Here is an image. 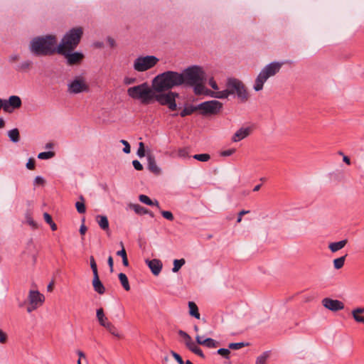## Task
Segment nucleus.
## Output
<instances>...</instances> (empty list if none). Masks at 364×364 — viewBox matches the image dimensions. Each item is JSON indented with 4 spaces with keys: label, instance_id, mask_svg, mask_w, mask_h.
Wrapping results in <instances>:
<instances>
[{
    "label": "nucleus",
    "instance_id": "5fc2aeb1",
    "mask_svg": "<svg viewBox=\"0 0 364 364\" xmlns=\"http://www.w3.org/2000/svg\"><path fill=\"white\" fill-rule=\"evenodd\" d=\"M132 164L136 170H137V171L143 170V166L138 160H134L132 161Z\"/></svg>",
    "mask_w": 364,
    "mask_h": 364
},
{
    "label": "nucleus",
    "instance_id": "aec40b11",
    "mask_svg": "<svg viewBox=\"0 0 364 364\" xmlns=\"http://www.w3.org/2000/svg\"><path fill=\"white\" fill-rule=\"evenodd\" d=\"M92 286L96 292L100 294H103L105 292V288L99 278V275H94L92 280Z\"/></svg>",
    "mask_w": 364,
    "mask_h": 364
},
{
    "label": "nucleus",
    "instance_id": "9d476101",
    "mask_svg": "<svg viewBox=\"0 0 364 364\" xmlns=\"http://www.w3.org/2000/svg\"><path fill=\"white\" fill-rule=\"evenodd\" d=\"M68 92L77 95L89 91V85L82 77H75L68 83Z\"/></svg>",
    "mask_w": 364,
    "mask_h": 364
},
{
    "label": "nucleus",
    "instance_id": "09e8293b",
    "mask_svg": "<svg viewBox=\"0 0 364 364\" xmlns=\"http://www.w3.org/2000/svg\"><path fill=\"white\" fill-rule=\"evenodd\" d=\"M120 142L124 146V147L123 149V151L125 154H129L131 151V148H130V145L128 143V141H127L126 140L122 139L120 141Z\"/></svg>",
    "mask_w": 364,
    "mask_h": 364
},
{
    "label": "nucleus",
    "instance_id": "a19ab883",
    "mask_svg": "<svg viewBox=\"0 0 364 364\" xmlns=\"http://www.w3.org/2000/svg\"><path fill=\"white\" fill-rule=\"evenodd\" d=\"M248 343H231L229 344V348L230 349H232V350H238V349H240L246 346H247Z\"/></svg>",
    "mask_w": 364,
    "mask_h": 364
},
{
    "label": "nucleus",
    "instance_id": "2f4dec72",
    "mask_svg": "<svg viewBox=\"0 0 364 364\" xmlns=\"http://www.w3.org/2000/svg\"><path fill=\"white\" fill-rule=\"evenodd\" d=\"M198 108H197V105L196 106H193V105L187 106V107H185L184 109L181 112L180 115L182 117H184L186 116L192 114L194 112L198 111Z\"/></svg>",
    "mask_w": 364,
    "mask_h": 364
},
{
    "label": "nucleus",
    "instance_id": "4c0bfd02",
    "mask_svg": "<svg viewBox=\"0 0 364 364\" xmlns=\"http://www.w3.org/2000/svg\"><path fill=\"white\" fill-rule=\"evenodd\" d=\"M346 257V255L338 257L333 260V265H334L335 269H339L343 267Z\"/></svg>",
    "mask_w": 364,
    "mask_h": 364
},
{
    "label": "nucleus",
    "instance_id": "473e14b6",
    "mask_svg": "<svg viewBox=\"0 0 364 364\" xmlns=\"http://www.w3.org/2000/svg\"><path fill=\"white\" fill-rule=\"evenodd\" d=\"M129 207H130V208L134 210V211L136 214H139V215H144V214H147L149 213V210L141 206L139 204H130Z\"/></svg>",
    "mask_w": 364,
    "mask_h": 364
},
{
    "label": "nucleus",
    "instance_id": "f257e3e1",
    "mask_svg": "<svg viewBox=\"0 0 364 364\" xmlns=\"http://www.w3.org/2000/svg\"><path fill=\"white\" fill-rule=\"evenodd\" d=\"M185 86L193 88L197 95H204L211 97L213 91L205 87V73L203 69L197 65L188 67L181 73Z\"/></svg>",
    "mask_w": 364,
    "mask_h": 364
},
{
    "label": "nucleus",
    "instance_id": "338daca9",
    "mask_svg": "<svg viewBox=\"0 0 364 364\" xmlns=\"http://www.w3.org/2000/svg\"><path fill=\"white\" fill-rule=\"evenodd\" d=\"M107 42L111 48H114L116 45L115 41L110 37L107 38Z\"/></svg>",
    "mask_w": 364,
    "mask_h": 364
},
{
    "label": "nucleus",
    "instance_id": "de8ad7c7",
    "mask_svg": "<svg viewBox=\"0 0 364 364\" xmlns=\"http://www.w3.org/2000/svg\"><path fill=\"white\" fill-rule=\"evenodd\" d=\"M161 213L164 218H166L170 221H172L174 218L172 213L170 211L162 210V211H161Z\"/></svg>",
    "mask_w": 364,
    "mask_h": 364
},
{
    "label": "nucleus",
    "instance_id": "39448f33",
    "mask_svg": "<svg viewBox=\"0 0 364 364\" xmlns=\"http://www.w3.org/2000/svg\"><path fill=\"white\" fill-rule=\"evenodd\" d=\"M83 31L81 27H75L68 31L57 47L58 53H64L65 50H73L79 44Z\"/></svg>",
    "mask_w": 364,
    "mask_h": 364
},
{
    "label": "nucleus",
    "instance_id": "72a5a7b5",
    "mask_svg": "<svg viewBox=\"0 0 364 364\" xmlns=\"http://www.w3.org/2000/svg\"><path fill=\"white\" fill-rule=\"evenodd\" d=\"M80 201H77L75 203V208L77 209V211L79 213L82 214V213H85L86 211V208H85V199H84L83 196H80Z\"/></svg>",
    "mask_w": 364,
    "mask_h": 364
},
{
    "label": "nucleus",
    "instance_id": "9b49d317",
    "mask_svg": "<svg viewBox=\"0 0 364 364\" xmlns=\"http://www.w3.org/2000/svg\"><path fill=\"white\" fill-rule=\"evenodd\" d=\"M178 97V94L173 92H168L166 94H156L154 92V99L161 105H167L171 110L176 109V98Z\"/></svg>",
    "mask_w": 364,
    "mask_h": 364
},
{
    "label": "nucleus",
    "instance_id": "e2e57ef3",
    "mask_svg": "<svg viewBox=\"0 0 364 364\" xmlns=\"http://www.w3.org/2000/svg\"><path fill=\"white\" fill-rule=\"evenodd\" d=\"M107 263L110 269V272H113L114 262L112 256H109L107 259Z\"/></svg>",
    "mask_w": 364,
    "mask_h": 364
},
{
    "label": "nucleus",
    "instance_id": "412c9836",
    "mask_svg": "<svg viewBox=\"0 0 364 364\" xmlns=\"http://www.w3.org/2000/svg\"><path fill=\"white\" fill-rule=\"evenodd\" d=\"M96 317L100 325L103 327H105L107 326V323H109L110 322L108 318L105 316L102 308L97 309Z\"/></svg>",
    "mask_w": 364,
    "mask_h": 364
},
{
    "label": "nucleus",
    "instance_id": "a878e982",
    "mask_svg": "<svg viewBox=\"0 0 364 364\" xmlns=\"http://www.w3.org/2000/svg\"><path fill=\"white\" fill-rule=\"evenodd\" d=\"M8 136L12 142L17 143L20 140V134L17 128H14L8 132Z\"/></svg>",
    "mask_w": 364,
    "mask_h": 364
},
{
    "label": "nucleus",
    "instance_id": "e433bc0d",
    "mask_svg": "<svg viewBox=\"0 0 364 364\" xmlns=\"http://www.w3.org/2000/svg\"><path fill=\"white\" fill-rule=\"evenodd\" d=\"M178 157L185 159L191 157L189 155V149L188 148H181L177 151Z\"/></svg>",
    "mask_w": 364,
    "mask_h": 364
},
{
    "label": "nucleus",
    "instance_id": "69168bd1",
    "mask_svg": "<svg viewBox=\"0 0 364 364\" xmlns=\"http://www.w3.org/2000/svg\"><path fill=\"white\" fill-rule=\"evenodd\" d=\"M19 60V55L17 54L12 55L9 57L10 62H15Z\"/></svg>",
    "mask_w": 364,
    "mask_h": 364
},
{
    "label": "nucleus",
    "instance_id": "680f3d73",
    "mask_svg": "<svg viewBox=\"0 0 364 364\" xmlns=\"http://www.w3.org/2000/svg\"><path fill=\"white\" fill-rule=\"evenodd\" d=\"M235 152V149H228L222 152V155L224 156H231L232 154Z\"/></svg>",
    "mask_w": 364,
    "mask_h": 364
},
{
    "label": "nucleus",
    "instance_id": "79ce46f5",
    "mask_svg": "<svg viewBox=\"0 0 364 364\" xmlns=\"http://www.w3.org/2000/svg\"><path fill=\"white\" fill-rule=\"evenodd\" d=\"M90 267L93 272V276L98 274L97 264L95 262V260L93 256L90 257Z\"/></svg>",
    "mask_w": 364,
    "mask_h": 364
},
{
    "label": "nucleus",
    "instance_id": "b1692460",
    "mask_svg": "<svg viewBox=\"0 0 364 364\" xmlns=\"http://www.w3.org/2000/svg\"><path fill=\"white\" fill-rule=\"evenodd\" d=\"M107 331L111 333L113 336L118 338H122V333L119 331L118 328L111 322L107 323V326L104 327Z\"/></svg>",
    "mask_w": 364,
    "mask_h": 364
},
{
    "label": "nucleus",
    "instance_id": "4468645a",
    "mask_svg": "<svg viewBox=\"0 0 364 364\" xmlns=\"http://www.w3.org/2000/svg\"><path fill=\"white\" fill-rule=\"evenodd\" d=\"M321 303L326 309L332 311H337L344 309V304L337 299H333L327 297L324 298Z\"/></svg>",
    "mask_w": 364,
    "mask_h": 364
},
{
    "label": "nucleus",
    "instance_id": "f704fd0d",
    "mask_svg": "<svg viewBox=\"0 0 364 364\" xmlns=\"http://www.w3.org/2000/svg\"><path fill=\"white\" fill-rule=\"evenodd\" d=\"M269 355L270 353L269 351L264 352L262 355L257 358L255 364H266Z\"/></svg>",
    "mask_w": 364,
    "mask_h": 364
},
{
    "label": "nucleus",
    "instance_id": "5701e85b",
    "mask_svg": "<svg viewBox=\"0 0 364 364\" xmlns=\"http://www.w3.org/2000/svg\"><path fill=\"white\" fill-rule=\"evenodd\" d=\"M347 240H343L336 242H331L328 245V248L332 252H336L343 248L347 244Z\"/></svg>",
    "mask_w": 364,
    "mask_h": 364
},
{
    "label": "nucleus",
    "instance_id": "ea45409f",
    "mask_svg": "<svg viewBox=\"0 0 364 364\" xmlns=\"http://www.w3.org/2000/svg\"><path fill=\"white\" fill-rule=\"evenodd\" d=\"M55 153L53 151H45L41 152L38 155V158L40 159H49L54 156Z\"/></svg>",
    "mask_w": 364,
    "mask_h": 364
},
{
    "label": "nucleus",
    "instance_id": "1a4fd4ad",
    "mask_svg": "<svg viewBox=\"0 0 364 364\" xmlns=\"http://www.w3.org/2000/svg\"><path fill=\"white\" fill-rule=\"evenodd\" d=\"M223 107V104L218 100H210L197 105L198 111L203 115H215L218 114Z\"/></svg>",
    "mask_w": 364,
    "mask_h": 364
},
{
    "label": "nucleus",
    "instance_id": "13d9d810",
    "mask_svg": "<svg viewBox=\"0 0 364 364\" xmlns=\"http://www.w3.org/2000/svg\"><path fill=\"white\" fill-rule=\"evenodd\" d=\"M250 213V210H241L239 213H238V217H237V223H240L242 221V218H243V215H245V214H247Z\"/></svg>",
    "mask_w": 364,
    "mask_h": 364
},
{
    "label": "nucleus",
    "instance_id": "052dcab7",
    "mask_svg": "<svg viewBox=\"0 0 364 364\" xmlns=\"http://www.w3.org/2000/svg\"><path fill=\"white\" fill-rule=\"evenodd\" d=\"M43 218H44V220L45 221L48 223V224H50L53 222V219H52V217L50 216V214H48V213H43Z\"/></svg>",
    "mask_w": 364,
    "mask_h": 364
},
{
    "label": "nucleus",
    "instance_id": "58836bf2",
    "mask_svg": "<svg viewBox=\"0 0 364 364\" xmlns=\"http://www.w3.org/2000/svg\"><path fill=\"white\" fill-rule=\"evenodd\" d=\"M193 158L198 161L205 162L210 159V156L208 154H200L193 155Z\"/></svg>",
    "mask_w": 364,
    "mask_h": 364
},
{
    "label": "nucleus",
    "instance_id": "4be33fe9",
    "mask_svg": "<svg viewBox=\"0 0 364 364\" xmlns=\"http://www.w3.org/2000/svg\"><path fill=\"white\" fill-rule=\"evenodd\" d=\"M147 161L149 170L155 174H159L161 173V169L157 166L154 157L149 155L147 157Z\"/></svg>",
    "mask_w": 364,
    "mask_h": 364
},
{
    "label": "nucleus",
    "instance_id": "8fccbe9b",
    "mask_svg": "<svg viewBox=\"0 0 364 364\" xmlns=\"http://www.w3.org/2000/svg\"><path fill=\"white\" fill-rule=\"evenodd\" d=\"M171 353L173 355V357L176 359V360L178 362V364H185L186 363H184V361L183 360L182 358L181 357V355L179 354L176 353L174 351H171Z\"/></svg>",
    "mask_w": 364,
    "mask_h": 364
},
{
    "label": "nucleus",
    "instance_id": "423d86ee",
    "mask_svg": "<svg viewBox=\"0 0 364 364\" xmlns=\"http://www.w3.org/2000/svg\"><path fill=\"white\" fill-rule=\"evenodd\" d=\"M154 90L146 82L133 86L127 90V95L134 100H139L143 104H149L154 99Z\"/></svg>",
    "mask_w": 364,
    "mask_h": 364
},
{
    "label": "nucleus",
    "instance_id": "2eb2a0df",
    "mask_svg": "<svg viewBox=\"0 0 364 364\" xmlns=\"http://www.w3.org/2000/svg\"><path fill=\"white\" fill-rule=\"evenodd\" d=\"M71 51L72 50H65L64 53L60 54L65 57L68 65H73L79 64L84 58V55L79 52L70 53Z\"/></svg>",
    "mask_w": 364,
    "mask_h": 364
},
{
    "label": "nucleus",
    "instance_id": "ddd939ff",
    "mask_svg": "<svg viewBox=\"0 0 364 364\" xmlns=\"http://www.w3.org/2000/svg\"><path fill=\"white\" fill-rule=\"evenodd\" d=\"M4 110L6 112H11L14 109H18L21 106V100L18 96H10L8 100H3Z\"/></svg>",
    "mask_w": 364,
    "mask_h": 364
},
{
    "label": "nucleus",
    "instance_id": "7c9ffc66",
    "mask_svg": "<svg viewBox=\"0 0 364 364\" xmlns=\"http://www.w3.org/2000/svg\"><path fill=\"white\" fill-rule=\"evenodd\" d=\"M139 200L148 205H156L159 208V204L157 200L152 201L146 195H140L139 197Z\"/></svg>",
    "mask_w": 364,
    "mask_h": 364
},
{
    "label": "nucleus",
    "instance_id": "774afa93",
    "mask_svg": "<svg viewBox=\"0 0 364 364\" xmlns=\"http://www.w3.org/2000/svg\"><path fill=\"white\" fill-rule=\"evenodd\" d=\"M87 230V227L82 224L80 228V233L83 235L85 234Z\"/></svg>",
    "mask_w": 364,
    "mask_h": 364
},
{
    "label": "nucleus",
    "instance_id": "bf43d9fd",
    "mask_svg": "<svg viewBox=\"0 0 364 364\" xmlns=\"http://www.w3.org/2000/svg\"><path fill=\"white\" fill-rule=\"evenodd\" d=\"M352 316L356 322L364 323V316L356 314H354V316Z\"/></svg>",
    "mask_w": 364,
    "mask_h": 364
},
{
    "label": "nucleus",
    "instance_id": "0eeeda50",
    "mask_svg": "<svg viewBox=\"0 0 364 364\" xmlns=\"http://www.w3.org/2000/svg\"><path fill=\"white\" fill-rule=\"evenodd\" d=\"M282 65V63L278 62H273L266 65L257 75L253 86L254 90L256 92L262 90L264 82L269 77L279 73Z\"/></svg>",
    "mask_w": 364,
    "mask_h": 364
},
{
    "label": "nucleus",
    "instance_id": "4d7b16f0",
    "mask_svg": "<svg viewBox=\"0 0 364 364\" xmlns=\"http://www.w3.org/2000/svg\"><path fill=\"white\" fill-rule=\"evenodd\" d=\"M26 168L30 170H33L35 168V160L33 159H29L27 164Z\"/></svg>",
    "mask_w": 364,
    "mask_h": 364
},
{
    "label": "nucleus",
    "instance_id": "7ed1b4c3",
    "mask_svg": "<svg viewBox=\"0 0 364 364\" xmlns=\"http://www.w3.org/2000/svg\"><path fill=\"white\" fill-rule=\"evenodd\" d=\"M235 95L241 102H246L250 95L244 83L236 78H229L227 80L226 89L222 91L213 92L211 97L226 99L230 95Z\"/></svg>",
    "mask_w": 364,
    "mask_h": 364
},
{
    "label": "nucleus",
    "instance_id": "a211bd4d",
    "mask_svg": "<svg viewBox=\"0 0 364 364\" xmlns=\"http://www.w3.org/2000/svg\"><path fill=\"white\" fill-rule=\"evenodd\" d=\"M250 132V127H242L234 134L232 140L234 142L240 141L242 139L246 138L247 136H249Z\"/></svg>",
    "mask_w": 364,
    "mask_h": 364
},
{
    "label": "nucleus",
    "instance_id": "603ef678",
    "mask_svg": "<svg viewBox=\"0 0 364 364\" xmlns=\"http://www.w3.org/2000/svg\"><path fill=\"white\" fill-rule=\"evenodd\" d=\"M8 339L7 334L0 329V343L4 344L6 343Z\"/></svg>",
    "mask_w": 364,
    "mask_h": 364
},
{
    "label": "nucleus",
    "instance_id": "cd10ccee",
    "mask_svg": "<svg viewBox=\"0 0 364 364\" xmlns=\"http://www.w3.org/2000/svg\"><path fill=\"white\" fill-rule=\"evenodd\" d=\"M33 65V62L30 60H26L18 65L16 70L18 71H27L29 70Z\"/></svg>",
    "mask_w": 364,
    "mask_h": 364
},
{
    "label": "nucleus",
    "instance_id": "49530a36",
    "mask_svg": "<svg viewBox=\"0 0 364 364\" xmlns=\"http://www.w3.org/2000/svg\"><path fill=\"white\" fill-rule=\"evenodd\" d=\"M26 223L30 225L33 228L36 229L37 228V224L33 220V219L32 218V217L31 216L30 214H27L26 215Z\"/></svg>",
    "mask_w": 364,
    "mask_h": 364
},
{
    "label": "nucleus",
    "instance_id": "bb28decb",
    "mask_svg": "<svg viewBox=\"0 0 364 364\" xmlns=\"http://www.w3.org/2000/svg\"><path fill=\"white\" fill-rule=\"evenodd\" d=\"M120 245L122 246V250L117 252V255L122 257V263H123L124 266L128 267L129 261L127 259V255L126 250L124 247V245H123L122 242H120Z\"/></svg>",
    "mask_w": 364,
    "mask_h": 364
},
{
    "label": "nucleus",
    "instance_id": "c9c22d12",
    "mask_svg": "<svg viewBox=\"0 0 364 364\" xmlns=\"http://www.w3.org/2000/svg\"><path fill=\"white\" fill-rule=\"evenodd\" d=\"M186 263L184 259H174L173 260V267L172 269L173 272H178L181 267Z\"/></svg>",
    "mask_w": 364,
    "mask_h": 364
},
{
    "label": "nucleus",
    "instance_id": "c85d7f7f",
    "mask_svg": "<svg viewBox=\"0 0 364 364\" xmlns=\"http://www.w3.org/2000/svg\"><path fill=\"white\" fill-rule=\"evenodd\" d=\"M188 307H189V314H191V316H192L198 319L200 318V314L198 312V306L193 301L188 302Z\"/></svg>",
    "mask_w": 364,
    "mask_h": 364
},
{
    "label": "nucleus",
    "instance_id": "6e6552de",
    "mask_svg": "<svg viewBox=\"0 0 364 364\" xmlns=\"http://www.w3.org/2000/svg\"><path fill=\"white\" fill-rule=\"evenodd\" d=\"M159 61L154 55L139 56L134 61L133 68L137 72H144L154 68Z\"/></svg>",
    "mask_w": 364,
    "mask_h": 364
},
{
    "label": "nucleus",
    "instance_id": "20e7f679",
    "mask_svg": "<svg viewBox=\"0 0 364 364\" xmlns=\"http://www.w3.org/2000/svg\"><path fill=\"white\" fill-rule=\"evenodd\" d=\"M181 73L175 71H166L156 75L152 80L153 90L156 92L169 90L183 84Z\"/></svg>",
    "mask_w": 364,
    "mask_h": 364
},
{
    "label": "nucleus",
    "instance_id": "a18cd8bd",
    "mask_svg": "<svg viewBox=\"0 0 364 364\" xmlns=\"http://www.w3.org/2000/svg\"><path fill=\"white\" fill-rule=\"evenodd\" d=\"M139 157L141 158L145 156L144 144L143 142L139 144V148L136 152Z\"/></svg>",
    "mask_w": 364,
    "mask_h": 364
},
{
    "label": "nucleus",
    "instance_id": "f8f14e48",
    "mask_svg": "<svg viewBox=\"0 0 364 364\" xmlns=\"http://www.w3.org/2000/svg\"><path fill=\"white\" fill-rule=\"evenodd\" d=\"M45 296L38 291L31 290L28 295V305L26 308L28 313H31L43 305Z\"/></svg>",
    "mask_w": 364,
    "mask_h": 364
},
{
    "label": "nucleus",
    "instance_id": "864d4df0",
    "mask_svg": "<svg viewBox=\"0 0 364 364\" xmlns=\"http://www.w3.org/2000/svg\"><path fill=\"white\" fill-rule=\"evenodd\" d=\"M123 82H124V85H129L134 83L136 82V78L135 77H125L124 78Z\"/></svg>",
    "mask_w": 364,
    "mask_h": 364
},
{
    "label": "nucleus",
    "instance_id": "c756f323",
    "mask_svg": "<svg viewBox=\"0 0 364 364\" xmlns=\"http://www.w3.org/2000/svg\"><path fill=\"white\" fill-rule=\"evenodd\" d=\"M118 277H119V279L123 288L126 291H129L130 285H129V280H128L127 275L124 273H119L118 275Z\"/></svg>",
    "mask_w": 364,
    "mask_h": 364
},
{
    "label": "nucleus",
    "instance_id": "6e6d98bb",
    "mask_svg": "<svg viewBox=\"0 0 364 364\" xmlns=\"http://www.w3.org/2000/svg\"><path fill=\"white\" fill-rule=\"evenodd\" d=\"M363 313H364V307H358V308L353 309L351 311L352 316H354V314L360 315Z\"/></svg>",
    "mask_w": 364,
    "mask_h": 364
},
{
    "label": "nucleus",
    "instance_id": "0e129e2a",
    "mask_svg": "<svg viewBox=\"0 0 364 364\" xmlns=\"http://www.w3.org/2000/svg\"><path fill=\"white\" fill-rule=\"evenodd\" d=\"M45 182L43 178L41 176H36L34 180L35 184H43Z\"/></svg>",
    "mask_w": 364,
    "mask_h": 364
},
{
    "label": "nucleus",
    "instance_id": "393cba45",
    "mask_svg": "<svg viewBox=\"0 0 364 364\" xmlns=\"http://www.w3.org/2000/svg\"><path fill=\"white\" fill-rule=\"evenodd\" d=\"M97 222L99 226L103 230H106L109 228V221L105 215H97L96 217Z\"/></svg>",
    "mask_w": 364,
    "mask_h": 364
},
{
    "label": "nucleus",
    "instance_id": "f03ea898",
    "mask_svg": "<svg viewBox=\"0 0 364 364\" xmlns=\"http://www.w3.org/2000/svg\"><path fill=\"white\" fill-rule=\"evenodd\" d=\"M57 38L54 35L36 36L29 43L30 52L35 56H47L57 52Z\"/></svg>",
    "mask_w": 364,
    "mask_h": 364
},
{
    "label": "nucleus",
    "instance_id": "f3484780",
    "mask_svg": "<svg viewBox=\"0 0 364 364\" xmlns=\"http://www.w3.org/2000/svg\"><path fill=\"white\" fill-rule=\"evenodd\" d=\"M196 341L198 344L203 345L209 348H215L219 345V343L214 339L210 338L203 339V338L199 335L196 336Z\"/></svg>",
    "mask_w": 364,
    "mask_h": 364
},
{
    "label": "nucleus",
    "instance_id": "37998d69",
    "mask_svg": "<svg viewBox=\"0 0 364 364\" xmlns=\"http://www.w3.org/2000/svg\"><path fill=\"white\" fill-rule=\"evenodd\" d=\"M217 353L225 358H228L230 351L228 348H220L218 350Z\"/></svg>",
    "mask_w": 364,
    "mask_h": 364
},
{
    "label": "nucleus",
    "instance_id": "c03bdc74",
    "mask_svg": "<svg viewBox=\"0 0 364 364\" xmlns=\"http://www.w3.org/2000/svg\"><path fill=\"white\" fill-rule=\"evenodd\" d=\"M179 336H181L185 341V345H186L187 343H189L191 341H192L191 337L185 331L180 330L178 331Z\"/></svg>",
    "mask_w": 364,
    "mask_h": 364
},
{
    "label": "nucleus",
    "instance_id": "3c124183",
    "mask_svg": "<svg viewBox=\"0 0 364 364\" xmlns=\"http://www.w3.org/2000/svg\"><path fill=\"white\" fill-rule=\"evenodd\" d=\"M208 84L215 90L214 92L218 91L219 87H218L216 82L213 79V77H211L210 79H209Z\"/></svg>",
    "mask_w": 364,
    "mask_h": 364
},
{
    "label": "nucleus",
    "instance_id": "6ab92c4d",
    "mask_svg": "<svg viewBox=\"0 0 364 364\" xmlns=\"http://www.w3.org/2000/svg\"><path fill=\"white\" fill-rule=\"evenodd\" d=\"M198 344L195 343L193 340L191 341L189 343H187L186 346V348L191 350L192 353H195L196 355L200 356L202 358H205V355L203 353L202 350L198 347Z\"/></svg>",
    "mask_w": 364,
    "mask_h": 364
},
{
    "label": "nucleus",
    "instance_id": "dca6fc26",
    "mask_svg": "<svg viewBox=\"0 0 364 364\" xmlns=\"http://www.w3.org/2000/svg\"><path fill=\"white\" fill-rule=\"evenodd\" d=\"M146 264L149 267L150 270L151 271L152 274L154 275H159L162 269V262L161 260L158 259H146L145 260Z\"/></svg>",
    "mask_w": 364,
    "mask_h": 364
}]
</instances>
